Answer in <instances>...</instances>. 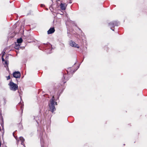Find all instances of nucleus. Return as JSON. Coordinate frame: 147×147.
<instances>
[{
    "label": "nucleus",
    "mask_w": 147,
    "mask_h": 147,
    "mask_svg": "<svg viewBox=\"0 0 147 147\" xmlns=\"http://www.w3.org/2000/svg\"><path fill=\"white\" fill-rule=\"evenodd\" d=\"M50 103L49 104V107L50 111L52 113L56 110L55 105L56 104L57 102H55L54 97L53 96L52 98L50 100Z\"/></svg>",
    "instance_id": "f257e3e1"
},
{
    "label": "nucleus",
    "mask_w": 147,
    "mask_h": 147,
    "mask_svg": "<svg viewBox=\"0 0 147 147\" xmlns=\"http://www.w3.org/2000/svg\"><path fill=\"white\" fill-rule=\"evenodd\" d=\"M8 85L9 86L10 90H11L15 91L18 89V85L14 83L11 81L8 84Z\"/></svg>",
    "instance_id": "f03ea898"
},
{
    "label": "nucleus",
    "mask_w": 147,
    "mask_h": 147,
    "mask_svg": "<svg viewBox=\"0 0 147 147\" xmlns=\"http://www.w3.org/2000/svg\"><path fill=\"white\" fill-rule=\"evenodd\" d=\"M119 23L117 21H114L110 22L109 23V26L111 28V29L114 31V29H113L112 28L115 26H119Z\"/></svg>",
    "instance_id": "7ed1b4c3"
},
{
    "label": "nucleus",
    "mask_w": 147,
    "mask_h": 147,
    "mask_svg": "<svg viewBox=\"0 0 147 147\" xmlns=\"http://www.w3.org/2000/svg\"><path fill=\"white\" fill-rule=\"evenodd\" d=\"M69 44L70 46L72 47L78 48H79V46L78 45L76 44L75 42L72 41V40H70L69 41Z\"/></svg>",
    "instance_id": "20e7f679"
},
{
    "label": "nucleus",
    "mask_w": 147,
    "mask_h": 147,
    "mask_svg": "<svg viewBox=\"0 0 147 147\" xmlns=\"http://www.w3.org/2000/svg\"><path fill=\"white\" fill-rule=\"evenodd\" d=\"M13 77L16 78H20V73L19 71H15L13 73Z\"/></svg>",
    "instance_id": "39448f33"
},
{
    "label": "nucleus",
    "mask_w": 147,
    "mask_h": 147,
    "mask_svg": "<svg viewBox=\"0 0 147 147\" xmlns=\"http://www.w3.org/2000/svg\"><path fill=\"white\" fill-rule=\"evenodd\" d=\"M71 69L70 68H69L67 69V75H64L63 77L64 79H65V80H68L69 78H68V77H67V75H70V74H71V73H72V72L70 71Z\"/></svg>",
    "instance_id": "423d86ee"
},
{
    "label": "nucleus",
    "mask_w": 147,
    "mask_h": 147,
    "mask_svg": "<svg viewBox=\"0 0 147 147\" xmlns=\"http://www.w3.org/2000/svg\"><path fill=\"white\" fill-rule=\"evenodd\" d=\"M55 30L54 27L50 28L47 31L48 34H52L54 32Z\"/></svg>",
    "instance_id": "0eeeda50"
},
{
    "label": "nucleus",
    "mask_w": 147,
    "mask_h": 147,
    "mask_svg": "<svg viewBox=\"0 0 147 147\" xmlns=\"http://www.w3.org/2000/svg\"><path fill=\"white\" fill-rule=\"evenodd\" d=\"M60 7L61 10H64L65 9V7L64 4L61 3L60 4Z\"/></svg>",
    "instance_id": "6e6552de"
},
{
    "label": "nucleus",
    "mask_w": 147,
    "mask_h": 147,
    "mask_svg": "<svg viewBox=\"0 0 147 147\" xmlns=\"http://www.w3.org/2000/svg\"><path fill=\"white\" fill-rule=\"evenodd\" d=\"M20 140L21 141V144L23 145V143L24 142L25 140L24 138L22 137H20L19 138Z\"/></svg>",
    "instance_id": "1a4fd4ad"
},
{
    "label": "nucleus",
    "mask_w": 147,
    "mask_h": 147,
    "mask_svg": "<svg viewBox=\"0 0 147 147\" xmlns=\"http://www.w3.org/2000/svg\"><path fill=\"white\" fill-rule=\"evenodd\" d=\"M22 41V38H20L19 39H18L17 40V43L19 44L21 43Z\"/></svg>",
    "instance_id": "9d476101"
},
{
    "label": "nucleus",
    "mask_w": 147,
    "mask_h": 147,
    "mask_svg": "<svg viewBox=\"0 0 147 147\" xmlns=\"http://www.w3.org/2000/svg\"><path fill=\"white\" fill-rule=\"evenodd\" d=\"M20 47V45L19 44L17 45L16 44L15 46V48L16 49H19Z\"/></svg>",
    "instance_id": "9b49d317"
},
{
    "label": "nucleus",
    "mask_w": 147,
    "mask_h": 147,
    "mask_svg": "<svg viewBox=\"0 0 147 147\" xmlns=\"http://www.w3.org/2000/svg\"><path fill=\"white\" fill-rule=\"evenodd\" d=\"M34 119L35 120L36 122L38 124V121L39 120V117L38 116L37 117H34Z\"/></svg>",
    "instance_id": "f8f14e48"
},
{
    "label": "nucleus",
    "mask_w": 147,
    "mask_h": 147,
    "mask_svg": "<svg viewBox=\"0 0 147 147\" xmlns=\"http://www.w3.org/2000/svg\"><path fill=\"white\" fill-rule=\"evenodd\" d=\"M4 62L5 63H4V65H6L7 66L8 65V61L7 60H5V61Z\"/></svg>",
    "instance_id": "ddd939ff"
},
{
    "label": "nucleus",
    "mask_w": 147,
    "mask_h": 147,
    "mask_svg": "<svg viewBox=\"0 0 147 147\" xmlns=\"http://www.w3.org/2000/svg\"><path fill=\"white\" fill-rule=\"evenodd\" d=\"M2 57H3V56L5 55V49H4L2 52Z\"/></svg>",
    "instance_id": "4468645a"
},
{
    "label": "nucleus",
    "mask_w": 147,
    "mask_h": 147,
    "mask_svg": "<svg viewBox=\"0 0 147 147\" xmlns=\"http://www.w3.org/2000/svg\"><path fill=\"white\" fill-rule=\"evenodd\" d=\"M14 36V34H12V35L11 36H9L8 37L9 38H13Z\"/></svg>",
    "instance_id": "2eb2a0df"
},
{
    "label": "nucleus",
    "mask_w": 147,
    "mask_h": 147,
    "mask_svg": "<svg viewBox=\"0 0 147 147\" xmlns=\"http://www.w3.org/2000/svg\"><path fill=\"white\" fill-rule=\"evenodd\" d=\"M18 92L19 94V96H20V98H21V90H18Z\"/></svg>",
    "instance_id": "dca6fc26"
},
{
    "label": "nucleus",
    "mask_w": 147,
    "mask_h": 147,
    "mask_svg": "<svg viewBox=\"0 0 147 147\" xmlns=\"http://www.w3.org/2000/svg\"><path fill=\"white\" fill-rule=\"evenodd\" d=\"M10 79V76H9L7 77V80H9Z\"/></svg>",
    "instance_id": "f3484780"
},
{
    "label": "nucleus",
    "mask_w": 147,
    "mask_h": 147,
    "mask_svg": "<svg viewBox=\"0 0 147 147\" xmlns=\"http://www.w3.org/2000/svg\"><path fill=\"white\" fill-rule=\"evenodd\" d=\"M2 61L3 62H4L5 61L4 59L3 58V57H2Z\"/></svg>",
    "instance_id": "a211bd4d"
},
{
    "label": "nucleus",
    "mask_w": 147,
    "mask_h": 147,
    "mask_svg": "<svg viewBox=\"0 0 147 147\" xmlns=\"http://www.w3.org/2000/svg\"><path fill=\"white\" fill-rule=\"evenodd\" d=\"M3 147H7L6 146L4 145L3 146Z\"/></svg>",
    "instance_id": "6ab92c4d"
},
{
    "label": "nucleus",
    "mask_w": 147,
    "mask_h": 147,
    "mask_svg": "<svg viewBox=\"0 0 147 147\" xmlns=\"http://www.w3.org/2000/svg\"><path fill=\"white\" fill-rule=\"evenodd\" d=\"M49 47H52L51 45H49Z\"/></svg>",
    "instance_id": "aec40b11"
},
{
    "label": "nucleus",
    "mask_w": 147,
    "mask_h": 147,
    "mask_svg": "<svg viewBox=\"0 0 147 147\" xmlns=\"http://www.w3.org/2000/svg\"><path fill=\"white\" fill-rule=\"evenodd\" d=\"M75 71H73V73H74V72H75Z\"/></svg>",
    "instance_id": "412c9836"
},
{
    "label": "nucleus",
    "mask_w": 147,
    "mask_h": 147,
    "mask_svg": "<svg viewBox=\"0 0 147 147\" xmlns=\"http://www.w3.org/2000/svg\"><path fill=\"white\" fill-rule=\"evenodd\" d=\"M13 136L15 137V136H14V134H13Z\"/></svg>",
    "instance_id": "4be33fe9"
},
{
    "label": "nucleus",
    "mask_w": 147,
    "mask_h": 147,
    "mask_svg": "<svg viewBox=\"0 0 147 147\" xmlns=\"http://www.w3.org/2000/svg\"><path fill=\"white\" fill-rule=\"evenodd\" d=\"M23 146H24V147H26L25 146V145H24V144H23Z\"/></svg>",
    "instance_id": "5701e85b"
},
{
    "label": "nucleus",
    "mask_w": 147,
    "mask_h": 147,
    "mask_svg": "<svg viewBox=\"0 0 147 147\" xmlns=\"http://www.w3.org/2000/svg\"><path fill=\"white\" fill-rule=\"evenodd\" d=\"M66 82H64V83H65Z\"/></svg>",
    "instance_id": "b1692460"
},
{
    "label": "nucleus",
    "mask_w": 147,
    "mask_h": 147,
    "mask_svg": "<svg viewBox=\"0 0 147 147\" xmlns=\"http://www.w3.org/2000/svg\"><path fill=\"white\" fill-rule=\"evenodd\" d=\"M41 147H43V146L42 145L41 146Z\"/></svg>",
    "instance_id": "393cba45"
},
{
    "label": "nucleus",
    "mask_w": 147,
    "mask_h": 147,
    "mask_svg": "<svg viewBox=\"0 0 147 147\" xmlns=\"http://www.w3.org/2000/svg\"><path fill=\"white\" fill-rule=\"evenodd\" d=\"M1 131V129L0 128V131Z\"/></svg>",
    "instance_id": "a878e982"
}]
</instances>
